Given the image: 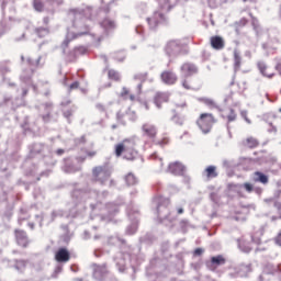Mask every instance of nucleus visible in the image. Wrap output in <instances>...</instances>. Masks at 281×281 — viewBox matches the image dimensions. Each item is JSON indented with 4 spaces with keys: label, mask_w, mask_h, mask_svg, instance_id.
<instances>
[{
    "label": "nucleus",
    "mask_w": 281,
    "mask_h": 281,
    "mask_svg": "<svg viewBox=\"0 0 281 281\" xmlns=\"http://www.w3.org/2000/svg\"><path fill=\"white\" fill-rule=\"evenodd\" d=\"M115 157H123L127 161H133L137 159V149H135V139L125 138L121 143L114 146Z\"/></svg>",
    "instance_id": "f257e3e1"
},
{
    "label": "nucleus",
    "mask_w": 281,
    "mask_h": 281,
    "mask_svg": "<svg viewBox=\"0 0 281 281\" xmlns=\"http://www.w3.org/2000/svg\"><path fill=\"white\" fill-rule=\"evenodd\" d=\"M142 132L144 137H147V139H150L153 142L154 146H160V148H166V146L170 144V137L168 136V134H164L161 138L157 139L159 131L157 130V125L155 124H143Z\"/></svg>",
    "instance_id": "f03ea898"
},
{
    "label": "nucleus",
    "mask_w": 281,
    "mask_h": 281,
    "mask_svg": "<svg viewBox=\"0 0 281 281\" xmlns=\"http://www.w3.org/2000/svg\"><path fill=\"white\" fill-rule=\"evenodd\" d=\"M216 122V117L212 113H202L196 120V124L199 128L207 135L212 131V126H214Z\"/></svg>",
    "instance_id": "7ed1b4c3"
},
{
    "label": "nucleus",
    "mask_w": 281,
    "mask_h": 281,
    "mask_svg": "<svg viewBox=\"0 0 281 281\" xmlns=\"http://www.w3.org/2000/svg\"><path fill=\"white\" fill-rule=\"evenodd\" d=\"M110 177H111V173L109 172V170H106L103 167H94L92 170L93 183H101V186H104V183L109 181Z\"/></svg>",
    "instance_id": "20e7f679"
},
{
    "label": "nucleus",
    "mask_w": 281,
    "mask_h": 281,
    "mask_svg": "<svg viewBox=\"0 0 281 281\" xmlns=\"http://www.w3.org/2000/svg\"><path fill=\"white\" fill-rule=\"evenodd\" d=\"M160 80L161 82H164V85H168L169 87H172V85H177L179 77L172 70H164L160 74Z\"/></svg>",
    "instance_id": "39448f33"
},
{
    "label": "nucleus",
    "mask_w": 281,
    "mask_h": 281,
    "mask_svg": "<svg viewBox=\"0 0 281 281\" xmlns=\"http://www.w3.org/2000/svg\"><path fill=\"white\" fill-rule=\"evenodd\" d=\"M55 260L56 262L67 263L71 260V252H69L67 247H60L55 252Z\"/></svg>",
    "instance_id": "423d86ee"
},
{
    "label": "nucleus",
    "mask_w": 281,
    "mask_h": 281,
    "mask_svg": "<svg viewBox=\"0 0 281 281\" xmlns=\"http://www.w3.org/2000/svg\"><path fill=\"white\" fill-rule=\"evenodd\" d=\"M168 172L176 177H183L186 175V166L180 161H173L168 165Z\"/></svg>",
    "instance_id": "0eeeda50"
},
{
    "label": "nucleus",
    "mask_w": 281,
    "mask_h": 281,
    "mask_svg": "<svg viewBox=\"0 0 281 281\" xmlns=\"http://www.w3.org/2000/svg\"><path fill=\"white\" fill-rule=\"evenodd\" d=\"M258 69L263 78H268L269 80L276 78V68H273V66H269L261 61L258 64Z\"/></svg>",
    "instance_id": "6e6552de"
},
{
    "label": "nucleus",
    "mask_w": 281,
    "mask_h": 281,
    "mask_svg": "<svg viewBox=\"0 0 281 281\" xmlns=\"http://www.w3.org/2000/svg\"><path fill=\"white\" fill-rule=\"evenodd\" d=\"M225 262H227V259H225V257L223 255H217L215 257H212L211 260L209 262H206V267L211 271H216V269H218V267L225 265Z\"/></svg>",
    "instance_id": "1a4fd4ad"
},
{
    "label": "nucleus",
    "mask_w": 281,
    "mask_h": 281,
    "mask_svg": "<svg viewBox=\"0 0 281 281\" xmlns=\"http://www.w3.org/2000/svg\"><path fill=\"white\" fill-rule=\"evenodd\" d=\"M210 45L215 52H221L225 49V38L220 35H213L210 37Z\"/></svg>",
    "instance_id": "9d476101"
},
{
    "label": "nucleus",
    "mask_w": 281,
    "mask_h": 281,
    "mask_svg": "<svg viewBox=\"0 0 281 281\" xmlns=\"http://www.w3.org/2000/svg\"><path fill=\"white\" fill-rule=\"evenodd\" d=\"M180 71L184 75V78H190V76H194V74H199V68L196 65L192 63H184L180 67Z\"/></svg>",
    "instance_id": "9b49d317"
},
{
    "label": "nucleus",
    "mask_w": 281,
    "mask_h": 281,
    "mask_svg": "<svg viewBox=\"0 0 281 281\" xmlns=\"http://www.w3.org/2000/svg\"><path fill=\"white\" fill-rule=\"evenodd\" d=\"M240 146H243V148L254 150V148H258V146H260V140L254 136H248L240 142Z\"/></svg>",
    "instance_id": "f8f14e48"
},
{
    "label": "nucleus",
    "mask_w": 281,
    "mask_h": 281,
    "mask_svg": "<svg viewBox=\"0 0 281 281\" xmlns=\"http://www.w3.org/2000/svg\"><path fill=\"white\" fill-rule=\"evenodd\" d=\"M14 233L16 243L20 247H27V245H30V239H27V233H25V231L15 229Z\"/></svg>",
    "instance_id": "ddd939ff"
},
{
    "label": "nucleus",
    "mask_w": 281,
    "mask_h": 281,
    "mask_svg": "<svg viewBox=\"0 0 281 281\" xmlns=\"http://www.w3.org/2000/svg\"><path fill=\"white\" fill-rule=\"evenodd\" d=\"M252 181L255 183H262V186H267V183H269V176L262 173L261 171H255L252 173Z\"/></svg>",
    "instance_id": "4468645a"
},
{
    "label": "nucleus",
    "mask_w": 281,
    "mask_h": 281,
    "mask_svg": "<svg viewBox=\"0 0 281 281\" xmlns=\"http://www.w3.org/2000/svg\"><path fill=\"white\" fill-rule=\"evenodd\" d=\"M203 177L210 181V179H216L218 177V171H216V166H207L202 172Z\"/></svg>",
    "instance_id": "2eb2a0df"
},
{
    "label": "nucleus",
    "mask_w": 281,
    "mask_h": 281,
    "mask_svg": "<svg viewBox=\"0 0 281 281\" xmlns=\"http://www.w3.org/2000/svg\"><path fill=\"white\" fill-rule=\"evenodd\" d=\"M181 50V45L177 41H170L167 43L166 52L169 56H172V54H177V52Z\"/></svg>",
    "instance_id": "dca6fc26"
},
{
    "label": "nucleus",
    "mask_w": 281,
    "mask_h": 281,
    "mask_svg": "<svg viewBox=\"0 0 281 281\" xmlns=\"http://www.w3.org/2000/svg\"><path fill=\"white\" fill-rule=\"evenodd\" d=\"M170 97L167 93L158 92L154 98V102L158 109H161V104L168 102Z\"/></svg>",
    "instance_id": "f3484780"
},
{
    "label": "nucleus",
    "mask_w": 281,
    "mask_h": 281,
    "mask_svg": "<svg viewBox=\"0 0 281 281\" xmlns=\"http://www.w3.org/2000/svg\"><path fill=\"white\" fill-rule=\"evenodd\" d=\"M79 36H82V33L76 34V33H68L65 37V40L61 43V47L63 49H67V47H69V44L72 41H76V38H78Z\"/></svg>",
    "instance_id": "a211bd4d"
},
{
    "label": "nucleus",
    "mask_w": 281,
    "mask_h": 281,
    "mask_svg": "<svg viewBox=\"0 0 281 281\" xmlns=\"http://www.w3.org/2000/svg\"><path fill=\"white\" fill-rule=\"evenodd\" d=\"M148 23H154L155 25H159L161 21H166V15L160 12H155L153 18L147 19Z\"/></svg>",
    "instance_id": "6ab92c4d"
},
{
    "label": "nucleus",
    "mask_w": 281,
    "mask_h": 281,
    "mask_svg": "<svg viewBox=\"0 0 281 281\" xmlns=\"http://www.w3.org/2000/svg\"><path fill=\"white\" fill-rule=\"evenodd\" d=\"M234 70L240 71V65L243 64V57H240V53L238 50H234Z\"/></svg>",
    "instance_id": "aec40b11"
},
{
    "label": "nucleus",
    "mask_w": 281,
    "mask_h": 281,
    "mask_svg": "<svg viewBox=\"0 0 281 281\" xmlns=\"http://www.w3.org/2000/svg\"><path fill=\"white\" fill-rule=\"evenodd\" d=\"M120 98H123V100H131V102H135V94H132L131 90H128V88L126 87L122 88Z\"/></svg>",
    "instance_id": "412c9836"
},
{
    "label": "nucleus",
    "mask_w": 281,
    "mask_h": 281,
    "mask_svg": "<svg viewBox=\"0 0 281 281\" xmlns=\"http://www.w3.org/2000/svg\"><path fill=\"white\" fill-rule=\"evenodd\" d=\"M106 273H109V269L106 268V265L98 266L94 269V276L97 278H98V276H101V278H103V276H106Z\"/></svg>",
    "instance_id": "4be33fe9"
},
{
    "label": "nucleus",
    "mask_w": 281,
    "mask_h": 281,
    "mask_svg": "<svg viewBox=\"0 0 281 281\" xmlns=\"http://www.w3.org/2000/svg\"><path fill=\"white\" fill-rule=\"evenodd\" d=\"M108 78L109 80H113L114 82H120L121 80L120 72L115 69H110L108 71Z\"/></svg>",
    "instance_id": "5701e85b"
},
{
    "label": "nucleus",
    "mask_w": 281,
    "mask_h": 281,
    "mask_svg": "<svg viewBox=\"0 0 281 281\" xmlns=\"http://www.w3.org/2000/svg\"><path fill=\"white\" fill-rule=\"evenodd\" d=\"M181 85L183 89H187L188 91L194 89V83L192 82V79H190V77H184V79L181 81Z\"/></svg>",
    "instance_id": "b1692460"
},
{
    "label": "nucleus",
    "mask_w": 281,
    "mask_h": 281,
    "mask_svg": "<svg viewBox=\"0 0 281 281\" xmlns=\"http://www.w3.org/2000/svg\"><path fill=\"white\" fill-rule=\"evenodd\" d=\"M101 25L104 27V30H113V27H115V22L109 18H105L102 20Z\"/></svg>",
    "instance_id": "393cba45"
},
{
    "label": "nucleus",
    "mask_w": 281,
    "mask_h": 281,
    "mask_svg": "<svg viewBox=\"0 0 281 281\" xmlns=\"http://www.w3.org/2000/svg\"><path fill=\"white\" fill-rule=\"evenodd\" d=\"M33 8L36 12H43L45 10V3L43 0H33Z\"/></svg>",
    "instance_id": "a878e982"
},
{
    "label": "nucleus",
    "mask_w": 281,
    "mask_h": 281,
    "mask_svg": "<svg viewBox=\"0 0 281 281\" xmlns=\"http://www.w3.org/2000/svg\"><path fill=\"white\" fill-rule=\"evenodd\" d=\"M125 183L128 186H135L137 183V177H135L133 173H127L125 176Z\"/></svg>",
    "instance_id": "bb28decb"
},
{
    "label": "nucleus",
    "mask_w": 281,
    "mask_h": 281,
    "mask_svg": "<svg viewBox=\"0 0 281 281\" xmlns=\"http://www.w3.org/2000/svg\"><path fill=\"white\" fill-rule=\"evenodd\" d=\"M224 117L227 122H236V111L234 109H228V113Z\"/></svg>",
    "instance_id": "cd10ccee"
},
{
    "label": "nucleus",
    "mask_w": 281,
    "mask_h": 281,
    "mask_svg": "<svg viewBox=\"0 0 281 281\" xmlns=\"http://www.w3.org/2000/svg\"><path fill=\"white\" fill-rule=\"evenodd\" d=\"M201 102L209 106V109H216V101L207 98L201 99Z\"/></svg>",
    "instance_id": "c85d7f7f"
},
{
    "label": "nucleus",
    "mask_w": 281,
    "mask_h": 281,
    "mask_svg": "<svg viewBox=\"0 0 281 281\" xmlns=\"http://www.w3.org/2000/svg\"><path fill=\"white\" fill-rule=\"evenodd\" d=\"M35 33L37 34V36L43 38V36H47V34H49V29H47V27H37L35 30Z\"/></svg>",
    "instance_id": "c756f323"
},
{
    "label": "nucleus",
    "mask_w": 281,
    "mask_h": 281,
    "mask_svg": "<svg viewBox=\"0 0 281 281\" xmlns=\"http://www.w3.org/2000/svg\"><path fill=\"white\" fill-rule=\"evenodd\" d=\"M177 111H188V103L186 101H180L176 103Z\"/></svg>",
    "instance_id": "7c9ffc66"
},
{
    "label": "nucleus",
    "mask_w": 281,
    "mask_h": 281,
    "mask_svg": "<svg viewBox=\"0 0 281 281\" xmlns=\"http://www.w3.org/2000/svg\"><path fill=\"white\" fill-rule=\"evenodd\" d=\"M25 267H27V262L25 260H19L15 263V269H18V271H23Z\"/></svg>",
    "instance_id": "2f4dec72"
},
{
    "label": "nucleus",
    "mask_w": 281,
    "mask_h": 281,
    "mask_svg": "<svg viewBox=\"0 0 281 281\" xmlns=\"http://www.w3.org/2000/svg\"><path fill=\"white\" fill-rule=\"evenodd\" d=\"M76 89H80V81H75L68 87V91H76Z\"/></svg>",
    "instance_id": "473e14b6"
},
{
    "label": "nucleus",
    "mask_w": 281,
    "mask_h": 281,
    "mask_svg": "<svg viewBox=\"0 0 281 281\" xmlns=\"http://www.w3.org/2000/svg\"><path fill=\"white\" fill-rule=\"evenodd\" d=\"M243 188H244V190H246V192H248V193L254 192V184H251L250 182H245V183L243 184Z\"/></svg>",
    "instance_id": "72a5a7b5"
},
{
    "label": "nucleus",
    "mask_w": 281,
    "mask_h": 281,
    "mask_svg": "<svg viewBox=\"0 0 281 281\" xmlns=\"http://www.w3.org/2000/svg\"><path fill=\"white\" fill-rule=\"evenodd\" d=\"M78 170H80V169H78V168H76L71 165H68V166L65 167V172H68V173L78 172Z\"/></svg>",
    "instance_id": "f704fd0d"
},
{
    "label": "nucleus",
    "mask_w": 281,
    "mask_h": 281,
    "mask_svg": "<svg viewBox=\"0 0 281 281\" xmlns=\"http://www.w3.org/2000/svg\"><path fill=\"white\" fill-rule=\"evenodd\" d=\"M205 250L203 248H196L194 251H193V256H203V252Z\"/></svg>",
    "instance_id": "c9c22d12"
},
{
    "label": "nucleus",
    "mask_w": 281,
    "mask_h": 281,
    "mask_svg": "<svg viewBox=\"0 0 281 281\" xmlns=\"http://www.w3.org/2000/svg\"><path fill=\"white\" fill-rule=\"evenodd\" d=\"M76 160L78 161V164H85V161H87V157H85V156H78V157L76 158Z\"/></svg>",
    "instance_id": "e433bc0d"
},
{
    "label": "nucleus",
    "mask_w": 281,
    "mask_h": 281,
    "mask_svg": "<svg viewBox=\"0 0 281 281\" xmlns=\"http://www.w3.org/2000/svg\"><path fill=\"white\" fill-rule=\"evenodd\" d=\"M273 205H274L276 210H278V212L281 213V202L274 201V202H273Z\"/></svg>",
    "instance_id": "4c0bfd02"
},
{
    "label": "nucleus",
    "mask_w": 281,
    "mask_h": 281,
    "mask_svg": "<svg viewBox=\"0 0 281 281\" xmlns=\"http://www.w3.org/2000/svg\"><path fill=\"white\" fill-rule=\"evenodd\" d=\"M88 157H95L97 153L95 151H86Z\"/></svg>",
    "instance_id": "58836bf2"
},
{
    "label": "nucleus",
    "mask_w": 281,
    "mask_h": 281,
    "mask_svg": "<svg viewBox=\"0 0 281 281\" xmlns=\"http://www.w3.org/2000/svg\"><path fill=\"white\" fill-rule=\"evenodd\" d=\"M56 155H65V149H57Z\"/></svg>",
    "instance_id": "ea45409f"
},
{
    "label": "nucleus",
    "mask_w": 281,
    "mask_h": 281,
    "mask_svg": "<svg viewBox=\"0 0 281 281\" xmlns=\"http://www.w3.org/2000/svg\"><path fill=\"white\" fill-rule=\"evenodd\" d=\"M245 122H247V124H251V120H249V117H245Z\"/></svg>",
    "instance_id": "a19ab883"
},
{
    "label": "nucleus",
    "mask_w": 281,
    "mask_h": 281,
    "mask_svg": "<svg viewBox=\"0 0 281 281\" xmlns=\"http://www.w3.org/2000/svg\"><path fill=\"white\" fill-rule=\"evenodd\" d=\"M22 95H23V97L27 95V89H24V90H23Z\"/></svg>",
    "instance_id": "79ce46f5"
},
{
    "label": "nucleus",
    "mask_w": 281,
    "mask_h": 281,
    "mask_svg": "<svg viewBox=\"0 0 281 281\" xmlns=\"http://www.w3.org/2000/svg\"><path fill=\"white\" fill-rule=\"evenodd\" d=\"M164 201L167 203V205H170V199H165Z\"/></svg>",
    "instance_id": "37998d69"
},
{
    "label": "nucleus",
    "mask_w": 281,
    "mask_h": 281,
    "mask_svg": "<svg viewBox=\"0 0 281 281\" xmlns=\"http://www.w3.org/2000/svg\"><path fill=\"white\" fill-rule=\"evenodd\" d=\"M241 116H243L244 120H245V117H247V112H241Z\"/></svg>",
    "instance_id": "c03bdc74"
},
{
    "label": "nucleus",
    "mask_w": 281,
    "mask_h": 281,
    "mask_svg": "<svg viewBox=\"0 0 281 281\" xmlns=\"http://www.w3.org/2000/svg\"><path fill=\"white\" fill-rule=\"evenodd\" d=\"M178 214H183V209H178Z\"/></svg>",
    "instance_id": "a18cd8bd"
},
{
    "label": "nucleus",
    "mask_w": 281,
    "mask_h": 281,
    "mask_svg": "<svg viewBox=\"0 0 281 281\" xmlns=\"http://www.w3.org/2000/svg\"><path fill=\"white\" fill-rule=\"evenodd\" d=\"M138 93H142V85H138Z\"/></svg>",
    "instance_id": "49530a36"
},
{
    "label": "nucleus",
    "mask_w": 281,
    "mask_h": 281,
    "mask_svg": "<svg viewBox=\"0 0 281 281\" xmlns=\"http://www.w3.org/2000/svg\"><path fill=\"white\" fill-rule=\"evenodd\" d=\"M64 85L67 86V77H64Z\"/></svg>",
    "instance_id": "de8ad7c7"
},
{
    "label": "nucleus",
    "mask_w": 281,
    "mask_h": 281,
    "mask_svg": "<svg viewBox=\"0 0 281 281\" xmlns=\"http://www.w3.org/2000/svg\"><path fill=\"white\" fill-rule=\"evenodd\" d=\"M112 128H117V125H113Z\"/></svg>",
    "instance_id": "09e8293b"
},
{
    "label": "nucleus",
    "mask_w": 281,
    "mask_h": 281,
    "mask_svg": "<svg viewBox=\"0 0 281 281\" xmlns=\"http://www.w3.org/2000/svg\"><path fill=\"white\" fill-rule=\"evenodd\" d=\"M256 192H260V189H256Z\"/></svg>",
    "instance_id": "8fccbe9b"
},
{
    "label": "nucleus",
    "mask_w": 281,
    "mask_h": 281,
    "mask_svg": "<svg viewBox=\"0 0 281 281\" xmlns=\"http://www.w3.org/2000/svg\"><path fill=\"white\" fill-rule=\"evenodd\" d=\"M249 15H250V16H254V14H252V13H249Z\"/></svg>",
    "instance_id": "3c124183"
},
{
    "label": "nucleus",
    "mask_w": 281,
    "mask_h": 281,
    "mask_svg": "<svg viewBox=\"0 0 281 281\" xmlns=\"http://www.w3.org/2000/svg\"><path fill=\"white\" fill-rule=\"evenodd\" d=\"M146 76H148L147 74H145V78H146Z\"/></svg>",
    "instance_id": "603ef678"
}]
</instances>
